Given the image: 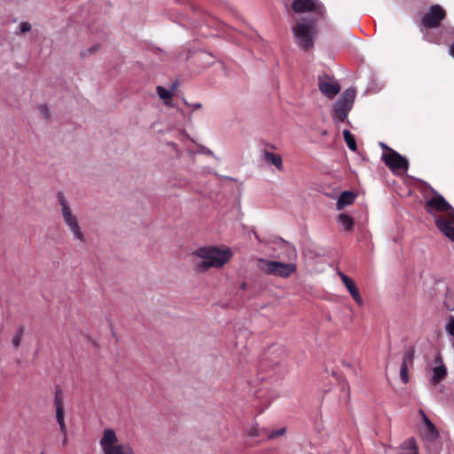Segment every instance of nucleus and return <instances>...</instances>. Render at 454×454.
I'll return each instance as SVG.
<instances>
[{
  "label": "nucleus",
  "instance_id": "29",
  "mask_svg": "<svg viewBox=\"0 0 454 454\" xmlns=\"http://www.w3.org/2000/svg\"><path fill=\"white\" fill-rule=\"evenodd\" d=\"M37 111L44 118H46V119L49 118V108H48V106L46 105H43V104L39 105L37 106Z\"/></svg>",
  "mask_w": 454,
  "mask_h": 454
},
{
  "label": "nucleus",
  "instance_id": "32",
  "mask_svg": "<svg viewBox=\"0 0 454 454\" xmlns=\"http://www.w3.org/2000/svg\"><path fill=\"white\" fill-rule=\"evenodd\" d=\"M283 433H284V430H283V429H281L280 431H278V432L277 433V434H282Z\"/></svg>",
  "mask_w": 454,
  "mask_h": 454
},
{
  "label": "nucleus",
  "instance_id": "9",
  "mask_svg": "<svg viewBox=\"0 0 454 454\" xmlns=\"http://www.w3.org/2000/svg\"><path fill=\"white\" fill-rule=\"evenodd\" d=\"M445 17V12L440 5H433L429 12H427L423 19L422 23L427 27H437L442 20Z\"/></svg>",
  "mask_w": 454,
  "mask_h": 454
},
{
  "label": "nucleus",
  "instance_id": "25",
  "mask_svg": "<svg viewBox=\"0 0 454 454\" xmlns=\"http://www.w3.org/2000/svg\"><path fill=\"white\" fill-rule=\"evenodd\" d=\"M200 157L201 156L207 157L214 163L217 161V159L213 155V153L210 150L200 145Z\"/></svg>",
  "mask_w": 454,
  "mask_h": 454
},
{
  "label": "nucleus",
  "instance_id": "14",
  "mask_svg": "<svg viewBox=\"0 0 454 454\" xmlns=\"http://www.w3.org/2000/svg\"><path fill=\"white\" fill-rule=\"evenodd\" d=\"M177 82H175L171 85L170 89H165L162 86H157L156 91L159 98L163 101L166 106H170L172 98L174 96L175 91L177 89Z\"/></svg>",
  "mask_w": 454,
  "mask_h": 454
},
{
  "label": "nucleus",
  "instance_id": "10",
  "mask_svg": "<svg viewBox=\"0 0 454 454\" xmlns=\"http://www.w3.org/2000/svg\"><path fill=\"white\" fill-rule=\"evenodd\" d=\"M319 90L327 98H333L340 90V86L333 78L324 76L319 78Z\"/></svg>",
  "mask_w": 454,
  "mask_h": 454
},
{
  "label": "nucleus",
  "instance_id": "30",
  "mask_svg": "<svg viewBox=\"0 0 454 454\" xmlns=\"http://www.w3.org/2000/svg\"><path fill=\"white\" fill-rule=\"evenodd\" d=\"M450 53L454 58V43L451 45V47L450 49Z\"/></svg>",
  "mask_w": 454,
  "mask_h": 454
},
{
  "label": "nucleus",
  "instance_id": "7",
  "mask_svg": "<svg viewBox=\"0 0 454 454\" xmlns=\"http://www.w3.org/2000/svg\"><path fill=\"white\" fill-rule=\"evenodd\" d=\"M293 31L300 47L308 50L313 45L315 27L312 22L298 21L293 27Z\"/></svg>",
  "mask_w": 454,
  "mask_h": 454
},
{
  "label": "nucleus",
  "instance_id": "1",
  "mask_svg": "<svg viewBox=\"0 0 454 454\" xmlns=\"http://www.w3.org/2000/svg\"><path fill=\"white\" fill-rule=\"evenodd\" d=\"M426 208L434 217L438 229L454 241V209L451 206L442 196L435 195L427 201Z\"/></svg>",
  "mask_w": 454,
  "mask_h": 454
},
{
  "label": "nucleus",
  "instance_id": "2",
  "mask_svg": "<svg viewBox=\"0 0 454 454\" xmlns=\"http://www.w3.org/2000/svg\"><path fill=\"white\" fill-rule=\"evenodd\" d=\"M58 197L65 225L73 235V239L74 240L79 241L80 243H84L86 241V237L80 225L77 215L74 213L67 198L62 193H59Z\"/></svg>",
  "mask_w": 454,
  "mask_h": 454
},
{
  "label": "nucleus",
  "instance_id": "12",
  "mask_svg": "<svg viewBox=\"0 0 454 454\" xmlns=\"http://www.w3.org/2000/svg\"><path fill=\"white\" fill-rule=\"evenodd\" d=\"M292 7L296 12H308L312 11L317 13L321 12V5L317 0H294Z\"/></svg>",
  "mask_w": 454,
  "mask_h": 454
},
{
  "label": "nucleus",
  "instance_id": "8",
  "mask_svg": "<svg viewBox=\"0 0 454 454\" xmlns=\"http://www.w3.org/2000/svg\"><path fill=\"white\" fill-rule=\"evenodd\" d=\"M382 158L386 165L394 172H405L408 168L407 160L393 150L384 153Z\"/></svg>",
  "mask_w": 454,
  "mask_h": 454
},
{
  "label": "nucleus",
  "instance_id": "19",
  "mask_svg": "<svg viewBox=\"0 0 454 454\" xmlns=\"http://www.w3.org/2000/svg\"><path fill=\"white\" fill-rule=\"evenodd\" d=\"M264 159L267 162L274 165L278 170H283L282 158L279 154H276L270 152H265Z\"/></svg>",
  "mask_w": 454,
  "mask_h": 454
},
{
  "label": "nucleus",
  "instance_id": "15",
  "mask_svg": "<svg viewBox=\"0 0 454 454\" xmlns=\"http://www.w3.org/2000/svg\"><path fill=\"white\" fill-rule=\"evenodd\" d=\"M423 419L424 427L422 429V435L427 441H434L438 437V431L427 417L424 415Z\"/></svg>",
  "mask_w": 454,
  "mask_h": 454
},
{
  "label": "nucleus",
  "instance_id": "17",
  "mask_svg": "<svg viewBox=\"0 0 454 454\" xmlns=\"http://www.w3.org/2000/svg\"><path fill=\"white\" fill-rule=\"evenodd\" d=\"M400 454H419L416 441L413 438L404 441L400 447Z\"/></svg>",
  "mask_w": 454,
  "mask_h": 454
},
{
  "label": "nucleus",
  "instance_id": "13",
  "mask_svg": "<svg viewBox=\"0 0 454 454\" xmlns=\"http://www.w3.org/2000/svg\"><path fill=\"white\" fill-rule=\"evenodd\" d=\"M340 276L345 287L348 289L353 300L356 301V304L362 306L364 304V301L355 282L345 274L340 273Z\"/></svg>",
  "mask_w": 454,
  "mask_h": 454
},
{
  "label": "nucleus",
  "instance_id": "24",
  "mask_svg": "<svg viewBox=\"0 0 454 454\" xmlns=\"http://www.w3.org/2000/svg\"><path fill=\"white\" fill-rule=\"evenodd\" d=\"M54 406H55V409H64V401H63V396H62V393L60 390H57L56 392V395H55V398H54Z\"/></svg>",
  "mask_w": 454,
  "mask_h": 454
},
{
  "label": "nucleus",
  "instance_id": "31",
  "mask_svg": "<svg viewBox=\"0 0 454 454\" xmlns=\"http://www.w3.org/2000/svg\"><path fill=\"white\" fill-rule=\"evenodd\" d=\"M67 444V435L63 434V445Z\"/></svg>",
  "mask_w": 454,
  "mask_h": 454
},
{
  "label": "nucleus",
  "instance_id": "21",
  "mask_svg": "<svg viewBox=\"0 0 454 454\" xmlns=\"http://www.w3.org/2000/svg\"><path fill=\"white\" fill-rule=\"evenodd\" d=\"M343 137L348 148L353 152L356 151V144L353 135L348 130L345 129L343 131Z\"/></svg>",
  "mask_w": 454,
  "mask_h": 454
},
{
  "label": "nucleus",
  "instance_id": "23",
  "mask_svg": "<svg viewBox=\"0 0 454 454\" xmlns=\"http://www.w3.org/2000/svg\"><path fill=\"white\" fill-rule=\"evenodd\" d=\"M18 28H19V31L16 32V35H20L22 34L29 32L32 28V26L27 21H22L20 23Z\"/></svg>",
  "mask_w": 454,
  "mask_h": 454
},
{
  "label": "nucleus",
  "instance_id": "4",
  "mask_svg": "<svg viewBox=\"0 0 454 454\" xmlns=\"http://www.w3.org/2000/svg\"><path fill=\"white\" fill-rule=\"evenodd\" d=\"M99 444L103 454H136L130 444L119 443L116 433L111 428L103 431Z\"/></svg>",
  "mask_w": 454,
  "mask_h": 454
},
{
  "label": "nucleus",
  "instance_id": "6",
  "mask_svg": "<svg viewBox=\"0 0 454 454\" xmlns=\"http://www.w3.org/2000/svg\"><path fill=\"white\" fill-rule=\"evenodd\" d=\"M356 90L349 88L344 91L341 98L335 103L333 109V119L336 122L344 121L353 106Z\"/></svg>",
  "mask_w": 454,
  "mask_h": 454
},
{
  "label": "nucleus",
  "instance_id": "33",
  "mask_svg": "<svg viewBox=\"0 0 454 454\" xmlns=\"http://www.w3.org/2000/svg\"><path fill=\"white\" fill-rule=\"evenodd\" d=\"M203 26H209V25L207 24L206 22H203Z\"/></svg>",
  "mask_w": 454,
  "mask_h": 454
},
{
  "label": "nucleus",
  "instance_id": "3",
  "mask_svg": "<svg viewBox=\"0 0 454 454\" xmlns=\"http://www.w3.org/2000/svg\"><path fill=\"white\" fill-rule=\"evenodd\" d=\"M231 256L232 252L228 247H208L200 248V269L202 267H222Z\"/></svg>",
  "mask_w": 454,
  "mask_h": 454
},
{
  "label": "nucleus",
  "instance_id": "20",
  "mask_svg": "<svg viewBox=\"0 0 454 454\" xmlns=\"http://www.w3.org/2000/svg\"><path fill=\"white\" fill-rule=\"evenodd\" d=\"M56 419L59 427V430L62 434L67 435V428L65 422V411L64 409H55Z\"/></svg>",
  "mask_w": 454,
  "mask_h": 454
},
{
  "label": "nucleus",
  "instance_id": "5",
  "mask_svg": "<svg viewBox=\"0 0 454 454\" xmlns=\"http://www.w3.org/2000/svg\"><path fill=\"white\" fill-rule=\"evenodd\" d=\"M257 266L264 273L280 278H288L297 270V266L294 262L285 263L268 259H260Z\"/></svg>",
  "mask_w": 454,
  "mask_h": 454
},
{
  "label": "nucleus",
  "instance_id": "22",
  "mask_svg": "<svg viewBox=\"0 0 454 454\" xmlns=\"http://www.w3.org/2000/svg\"><path fill=\"white\" fill-rule=\"evenodd\" d=\"M444 328H445L446 333L450 336L454 338V317L453 316H450L448 317Z\"/></svg>",
  "mask_w": 454,
  "mask_h": 454
},
{
  "label": "nucleus",
  "instance_id": "11",
  "mask_svg": "<svg viewBox=\"0 0 454 454\" xmlns=\"http://www.w3.org/2000/svg\"><path fill=\"white\" fill-rule=\"evenodd\" d=\"M429 374L430 381L434 385L438 384L446 377L447 370L440 356L435 358L434 366L431 368Z\"/></svg>",
  "mask_w": 454,
  "mask_h": 454
},
{
  "label": "nucleus",
  "instance_id": "27",
  "mask_svg": "<svg viewBox=\"0 0 454 454\" xmlns=\"http://www.w3.org/2000/svg\"><path fill=\"white\" fill-rule=\"evenodd\" d=\"M400 378L403 383H407L409 380L408 378V368L406 363L403 362L400 370Z\"/></svg>",
  "mask_w": 454,
  "mask_h": 454
},
{
  "label": "nucleus",
  "instance_id": "16",
  "mask_svg": "<svg viewBox=\"0 0 454 454\" xmlns=\"http://www.w3.org/2000/svg\"><path fill=\"white\" fill-rule=\"evenodd\" d=\"M356 199V194L351 192H343L337 201L336 207L338 210L343 209L345 207H348L354 203Z\"/></svg>",
  "mask_w": 454,
  "mask_h": 454
},
{
  "label": "nucleus",
  "instance_id": "26",
  "mask_svg": "<svg viewBox=\"0 0 454 454\" xmlns=\"http://www.w3.org/2000/svg\"><path fill=\"white\" fill-rule=\"evenodd\" d=\"M203 59L207 66H210L215 62V57L207 52L200 51V60Z\"/></svg>",
  "mask_w": 454,
  "mask_h": 454
},
{
  "label": "nucleus",
  "instance_id": "18",
  "mask_svg": "<svg viewBox=\"0 0 454 454\" xmlns=\"http://www.w3.org/2000/svg\"><path fill=\"white\" fill-rule=\"evenodd\" d=\"M337 223L340 225V227L344 231H352L354 228V224H355V222H354V219L352 218V216H350L347 214H344V213L338 215Z\"/></svg>",
  "mask_w": 454,
  "mask_h": 454
},
{
  "label": "nucleus",
  "instance_id": "28",
  "mask_svg": "<svg viewBox=\"0 0 454 454\" xmlns=\"http://www.w3.org/2000/svg\"><path fill=\"white\" fill-rule=\"evenodd\" d=\"M22 338V329H20L12 338V345L17 348L20 344Z\"/></svg>",
  "mask_w": 454,
  "mask_h": 454
}]
</instances>
